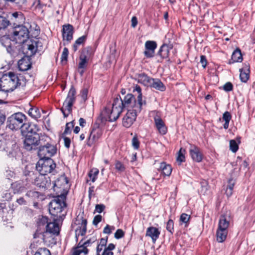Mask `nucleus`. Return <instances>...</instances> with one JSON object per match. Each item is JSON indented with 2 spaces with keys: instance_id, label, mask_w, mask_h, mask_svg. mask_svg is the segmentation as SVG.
Listing matches in <instances>:
<instances>
[{
  "instance_id": "nucleus-1",
  "label": "nucleus",
  "mask_w": 255,
  "mask_h": 255,
  "mask_svg": "<svg viewBox=\"0 0 255 255\" xmlns=\"http://www.w3.org/2000/svg\"><path fill=\"white\" fill-rule=\"evenodd\" d=\"M30 31L27 28L22 25L15 26L13 31V39L15 43L22 44L23 50L28 57L34 55L42 45L37 39H29Z\"/></svg>"
},
{
  "instance_id": "nucleus-2",
  "label": "nucleus",
  "mask_w": 255,
  "mask_h": 255,
  "mask_svg": "<svg viewBox=\"0 0 255 255\" xmlns=\"http://www.w3.org/2000/svg\"><path fill=\"white\" fill-rule=\"evenodd\" d=\"M26 79L21 75L17 76L13 72H8L0 78V90L8 92L18 86H25Z\"/></svg>"
},
{
  "instance_id": "nucleus-3",
  "label": "nucleus",
  "mask_w": 255,
  "mask_h": 255,
  "mask_svg": "<svg viewBox=\"0 0 255 255\" xmlns=\"http://www.w3.org/2000/svg\"><path fill=\"white\" fill-rule=\"evenodd\" d=\"M122 99L119 96L116 98L112 105L106 107L102 112L103 119L110 122L116 121L120 117L123 109Z\"/></svg>"
},
{
  "instance_id": "nucleus-4",
  "label": "nucleus",
  "mask_w": 255,
  "mask_h": 255,
  "mask_svg": "<svg viewBox=\"0 0 255 255\" xmlns=\"http://www.w3.org/2000/svg\"><path fill=\"white\" fill-rule=\"evenodd\" d=\"M231 221L229 213L226 212V214L221 215L216 232L217 240L218 242L223 243L226 239Z\"/></svg>"
},
{
  "instance_id": "nucleus-5",
  "label": "nucleus",
  "mask_w": 255,
  "mask_h": 255,
  "mask_svg": "<svg viewBox=\"0 0 255 255\" xmlns=\"http://www.w3.org/2000/svg\"><path fill=\"white\" fill-rule=\"evenodd\" d=\"M66 197L61 195L55 197L49 204L50 213L53 216L61 217V213L66 208Z\"/></svg>"
},
{
  "instance_id": "nucleus-6",
  "label": "nucleus",
  "mask_w": 255,
  "mask_h": 255,
  "mask_svg": "<svg viewBox=\"0 0 255 255\" xmlns=\"http://www.w3.org/2000/svg\"><path fill=\"white\" fill-rule=\"evenodd\" d=\"M47 140H50V138L44 134L39 135V134H34L26 135L24 140V147L27 150L34 149L38 145H42Z\"/></svg>"
},
{
  "instance_id": "nucleus-7",
  "label": "nucleus",
  "mask_w": 255,
  "mask_h": 255,
  "mask_svg": "<svg viewBox=\"0 0 255 255\" xmlns=\"http://www.w3.org/2000/svg\"><path fill=\"white\" fill-rule=\"evenodd\" d=\"M55 167L56 164L52 159L40 158L36 164V168L40 176H44L51 173Z\"/></svg>"
},
{
  "instance_id": "nucleus-8",
  "label": "nucleus",
  "mask_w": 255,
  "mask_h": 255,
  "mask_svg": "<svg viewBox=\"0 0 255 255\" xmlns=\"http://www.w3.org/2000/svg\"><path fill=\"white\" fill-rule=\"evenodd\" d=\"M75 94L76 90L72 86L70 88L67 98L61 109L64 117H67L72 112V107L75 101Z\"/></svg>"
},
{
  "instance_id": "nucleus-9",
  "label": "nucleus",
  "mask_w": 255,
  "mask_h": 255,
  "mask_svg": "<svg viewBox=\"0 0 255 255\" xmlns=\"http://www.w3.org/2000/svg\"><path fill=\"white\" fill-rule=\"evenodd\" d=\"M49 141L44 142V143L39 146L38 156L40 158L51 159L50 157L56 153V147L54 145L50 144Z\"/></svg>"
},
{
  "instance_id": "nucleus-10",
  "label": "nucleus",
  "mask_w": 255,
  "mask_h": 255,
  "mask_svg": "<svg viewBox=\"0 0 255 255\" xmlns=\"http://www.w3.org/2000/svg\"><path fill=\"white\" fill-rule=\"evenodd\" d=\"M25 120V116L21 113H16L11 115L8 119L7 127L12 130H16L19 128L22 129L23 121Z\"/></svg>"
},
{
  "instance_id": "nucleus-11",
  "label": "nucleus",
  "mask_w": 255,
  "mask_h": 255,
  "mask_svg": "<svg viewBox=\"0 0 255 255\" xmlns=\"http://www.w3.org/2000/svg\"><path fill=\"white\" fill-rule=\"evenodd\" d=\"M136 107L135 109H128L127 114L123 119V125L125 127H130L135 121L137 114L141 112V111H136Z\"/></svg>"
},
{
  "instance_id": "nucleus-12",
  "label": "nucleus",
  "mask_w": 255,
  "mask_h": 255,
  "mask_svg": "<svg viewBox=\"0 0 255 255\" xmlns=\"http://www.w3.org/2000/svg\"><path fill=\"white\" fill-rule=\"evenodd\" d=\"M77 226L75 229L76 236H84L87 231V220L82 216H78L74 223Z\"/></svg>"
},
{
  "instance_id": "nucleus-13",
  "label": "nucleus",
  "mask_w": 255,
  "mask_h": 255,
  "mask_svg": "<svg viewBox=\"0 0 255 255\" xmlns=\"http://www.w3.org/2000/svg\"><path fill=\"white\" fill-rule=\"evenodd\" d=\"M122 107L124 108H131V109H135L136 106L138 104L137 99H135L131 94H128L125 96L122 100Z\"/></svg>"
},
{
  "instance_id": "nucleus-14",
  "label": "nucleus",
  "mask_w": 255,
  "mask_h": 255,
  "mask_svg": "<svg viewBox=\"0 0 255 255\" xmlns=\"http://www.w3.org/2000/svg\"><path fill=\"white\" fill-rule=\"evenodd\" d=\"M92 54V52L91 48L88 47L82 50L80 56V62L78 66L79 69L86 68L87 61Z\"/></svg>"
},
{
  "instance_id": "nucleus-15",
  "label": "nucleus",
  "mask_w": 255,
  "mask_h": 255,
  "mask_svg": "<svg viewBox=\"0 0 255 255\" xmlns=\"http://www.w3.org/2000/svg\"><path fill=\"white\" fill-rule=\"evenodd\" d=\"M14 41V39L11 40L7 36H2L0 39L1 45L5 47L7 51L11 55H13L15 51V47L13 46V44L15 43Z\"/></svg>"
},
{
  "instance_id": "nucleus-16",
  "label": "nucleus",
  "mask_w": 255,
  "mask_h": 255,
  "mask_svg": "<svg viewBox=\"0 0 255 255\" xmlns=\"http://www.w3.org/2000/svg\"><path fill=\"white\" fill-rule=\"evenodd\" d=\"M59 232V228L56 222H50L46 226V231L42 235V239L44 242H47L46 237L50 234L58 235Z\"/></svg>"
},
{
  "instance_id": "nucleus-17",
  "label": "nucleus",
  "mask_w": 255,
  "mask_h": 255,
  "mask_svg": "<svg viewBox=\"0 0 255 255\" xmlns=\"http://www.w3.org/2000/svg\"><path fill=\"white\" fill-rule=\"evenodd\" d=\"M157 47V44L154 41L148 40L145 43V51L144 54L147 58L153 57L155 50Z\"/></svg>"
},
{
  "instance_id": "nucleus-18",
  "label": "nucleus",
  "mask_w": 255,
  "mask_h": 255,
  "mask_svg": "<svg viewBox=\"0 0 255 255\" xmlns=\"http://www.w3.org/2000/svg\"><path fill=\"white\" fill-rule=\"evenodd\" d=\"M189 153L192 159L197 162H200L202 160V154L200 149L197 146L190 144L189 147Z\"/></svg>"
},
{
  "instance_id": "nucleus-19",
  "label": "nucleus",
  "mask_w": 255,
  "mask_h": 255,
  "mask_svg": "<svg viewBox=\"0 0 255 255\" xmlns=\"http://www.w3.org/2000/svg\"><path fill=\"white\" fill-rule=\"evenodd\" d=\"M74 30L72 25L68 24L63 25L62 29V36L63 40L70 41L73 38Z\"/></svg>"
},
{
  "instance_id": "nucleus-20",
  "label": "nucleus",
  "mask_w": 255,
  "mask_h": 255,
  "mask_svg": "<svg viewBox=\"0 0 255 255\" xmlns=\"http://www.w3.org/2000/svg\"><path fill=\"white\" fill-rule=\"evenodd\" d=\"M38 129L35 125H29L25 124L23 125L21 129V132L23 135H30L34 134H38L37 132Z\"/></svg>"
},
{
  "instance_id": "nucleus-21",
  "label": "nucleus",
  "mask_w": 255,
  "mask_h": 255,
  "mask_svg": "<svg viewBox=\"0 0 255 255\" xmlns=\"http://www.w3.org/2000/svg\"><path fill=\"white\" fill-rule=\"evenodd\" d=\"M155 125L160 133L165 134L167 132V128L162 120L157 115L154 118Z\"/></svg>"
},
{
  "instance_id": "nucleus-22",
  "label": "nucleus",
  "mask_w": 255,
  "mask_h": 255,
  "mask_svg": "<svg viewBox=\"0 0 255 255\" xmlns=\"http://www.w3.org/2000/svg\"><path fill=\"white\" fill-rule=\"evenodd\" d=\"M138 93L137 99L138 100L137 107H136V111H141L142 107L145 106L146 104V101L142 99V95L141 93V89L139 86L136 85L134 90Z\"/></svg>"
},
{
  "instance_id": "nucleus-23",
  "label": "nucleus",
  "mask_w": 255,
  "mask_h": 255,
  "mask_svg": "<svg viewBox=\"0 0 255 255\" xmlns=\"http://www.w3.org/2000/svg\"><path fill=\"white\" fill-rule=\"evenodd\" d=\"M159 235L160 232L155 227H150L147 229L146 236L150 237L153 243H155Z\"/></svg>"
},
{
  "instance_id": "nucleus-24",
  "label": "nucleus",
  "mask_w": 255,
  "mask_h": 255,
  "mask_svg": "<svg viewBox=\"0 0 255 255\" xmlns=\"http://www.w3.org/2000/svg\"><path fill=\"white\" fill-rule=\"evenodd\" d=\"M101 136L100 131L99 129H93L88 137L87 145L91 146Z\"/></svg>"
},
{
  "instance_id": "nucleus-25",
  "label": "nucleus",
  "mask_w": 255,
  "mask_h": 255,
  "mask_svg": "<svg viewBox=\"0 0 255 255\" xmlns=\"http://www.w3.org/2000/svg\"><path fill=\"white\" fill-rule=\"evenodd\" d=\"M172 48L171 45L163 44L161 47L158 52V55L160 56L162 59L167 58L168 57L169 50Z\"/></svg>"
},
{
  "instance_id": "nucleus-26",
  "label": "nucleus",
  "mask_w": 255,
  "mask_h": 255,
  "mask_svg": "<svg viewBox=\"0 0 255 255\" xmlns=\"http://www.w3.org/2000/svg\"><path fill=\"white\" fill-rule=\"evenodd\" d=\"M149 86L160 91H164L166 89L164 85L158 79L152 78Z\"/></svg>"
},
{
  "instance_id": "nucleus-27",
  "label": "nucleus",
  "mask_w": 255,
  "mask_h": 255,
  "mask_svg": "<svg viewBox=\"0 0 255 255\" xmlns=\"http://www.w3.org/2000/svg\"><path fill=\"white\" fill-rule=\"evenodd\" d=\"M88 252L89 250L87 249V248L82 243V241H81L78 246L74 249L72 255H80L81 254L87 255Z\"/></svg>"
},
{
  "instance_id": "nucleus-28",
  "label": "nucleus",
  "mask_w": 255,
  "mask_h": 255,
  "mask_svg": "<svg viewBox=\"0 0 255 255\" xmlns=\"http://www.w3.org/2000/svg\"><path fill=\"white\" fill-rule=\"evenodd\" d=\"M18 67L20 71H24L31 67V64L28 59L23 58L18 62Z\"/></svg>"
},
{
  "instance_id": "nucleus-29",
  "label": "nucleus",
  "mask_w": 255,
  "mask_h": 255,
  "mask_svg": "<svg viewBox=\"0 0 255 255\" xmlns=\"http://www.w3.org/2000/svg\"><path fill=\"white\" fill-rule=\"evenodd\" d=\"M240 77L243 82H246L249 78L250 70L248 65H246L244 68L240 70Z\"/></svg>"
},
{
  "instance_id": "nucleus-30",
  "label": "nucleus",
  "mask_w": 255,
  "mask_h": 255,
  "mask_svg": "<svg viewBox=\"0 0 255 255\" xmlns=\"http://www.w3.org/2000/svg\"><path fill=\"white\" fill-rule=\"evenodd\" d=\"M137 81L139 83L143 84L146 86H149L150 80H151V78L148 77L147 75L145 74H139L137 76Z\"/></svg>"
},
{
  "instance_id": "nucleus-31",
  "label": "nucleus",
  "mask_w": 255,
  "mask_h": 255,
  "mask_svg": "<svg viewBox=\"0 0 255 255\" xmlns=\"http://www.w3.org/2000/svg\"><path fill=\"white\" fill-rule=\"evenodd\" d=\"M13 188H16L17 191H22L24 189L27 187V179L25 181L19 180L13 183L12 184Z\"/></svg>"
},
{
  "instance_id": "nucleus-32",
  "label": "nucleus",
  "mask_w": 255,
  "mask_h": 255,
  "mask_svg": "<svg viewBox=\"0 0 255 255\" xmlns=\"http://www.w3.org/2000/svg\"><path fill=\"white\" fill-rule=\"evenodd\" d=\"M39 181H41V183H37V185L39 187L44 188H48L50 187V180L49 178H47L44 176H39L37 178Z\"/></svg>"
},
{
  "instance_id": "nucleus-33",
  "label": "nucleus",
  "mask_w": 255,
  "mask_h": 255,
  "mask_svg": "<svg viewBox=\"0 0 255 255\" xmlns=\"http://www.w3.org/2000/svg\"><path fill=\"white\" fill-rule=\"evenodd\" d=\"M159 170L162 171L163 174L169 176L172 172V168L169 164H166L165 163H161L159 167Z\"/></svg>"
},
{
  "instance_id": "nucleus-34",
  "label": "nucleus",
  "mask_w": 255,
  "mask_h": 255,
  "mask_svg": "<svg viewBox=\"0 0 255 255\" xmlns=\"http://www.w3.org/2000/svg\"><path fill=\"white\" fill-rule=\"evenodd\" d=\"M12 19L18 23H22L24 21L25 17L21 12H15L12 14Z\"/></svg>"
},
{
  "instance_id": "nucleus-35",
  "label": "nucleus",
  "mask_w": 255,
  "mask_h": 255,
  "mask_svg": "<svg viewBox=\"0 0 255 255\" xmlns=\"http://www.w3.org/2000/svg\"><path fill=\"white\" fill-rule=\"evenodd\" d=\"M231 59L233 62H240L242 61V55L239 49H237L234 51L232 55Z\"/></svg>"
},
{
  "instance_id": "nucleus-36",
  "label": "nucleus",
  "mask_w": 255,
  "mask_h": 255,
  "mask_svg": "<svg viewBox=\"0 0 255 255\" xmlns=\"http://www.w3.org/2000/svg\"><path fill=\"white\" fill-rule=\"evenodd\" d=\"M28 114L29 116L34 119L39 118L41 116L40 111L37 107L31 108L29 110Z\"/></svg>"
},
{
  "instance_id": "nucleus-37",
  "label": "nucleus",
  "mask_w": 255,
  "mask_h": 255,
  "mask_svg": "<svg viewBox=\"0 0 255 255\" xmlns=\"http://www.w3.org/2000/svg\"><path fill=\"white\" fill-rule=\"evenodd\" d=\"M67 183L68 181L66 178L64 176H62L55 181L53 184V187H58V188H61L63 184H67Z\"/></svg>"
},
{
  "instance_id": "nucleus-38",
  "label": "nucleus",
  "mask_w": 255,
  "mask_h": 255,
  "mask_svg": "<svg viewBox=\"0 0 255 255\" xmlns=\"http://www.w3.org/2000/svg\"><path fill=\"white\" fill-rule=\"evenodd\" d=\"M231 119V115L229 112H226L223 114V120L225 121L224 128L227 129L229 127V122Z\"/></svg>"
},
{
  "instance_id": "nucleus-39",
  "label": "nucleus",
  "mask_w": 255,
  "mask_h": 255,
  "mask_svg": "<svg viewBox=\"0 0 255 255\" xmlns=\"http://www.w3.org/2000/svg\"><path fill=\"white\" fill-rule=\"evenodd\" d=\"M99 172V170L97 168H93L89 172L88 175L90 180H91L92 182H94L96 180Z\"/></svg>"
},
{
  "instance_id": "nucleus-40",
  "label": "nucleus",
  "mask_w": 255,
  "mask_h": 255,
  "mask_svg": "<svg viewBox=\"0 0 255 255\" xmlns=\"http://www.w3.org/2000/svg\"><path fill=\"white\" fill-rule=\"evenodd\" d=\"M9 24V21L5 17L0 16V29L5 28Z\"/></svg>"
},
{
  "instance_id": "nucleus-41",
  "label": "nucleus",
  "mask_w": 255,
  "mask_h": 255,
  "mask_svg": "<svg viewBox=\"0 0 255 255\" xmlns=\"http://www.w3.org/2000/svg\"><path fill=\"white\" fill-rule=\"evenodd\" d=\"M190 218V216L189 215L185 213H183L180 216V222L181 223V224H184L185 227H187Z\"/></svg>"
},
{
  "instance_id": "nucleus-42",
  "label": "nucleus",
  "mask_w": 255,
  "mask_h": 255,
  "mask_svg": "<svg viewBox=\"0 0 255 255\" xmlns=\"http://www.w3.org/2000/svg\"><path fill=\"white\" fill-rule=\"evenodd\" d=\"M185 151V149H183L181 148L178 152V156L177 157L176 160L180 163H181V162H183L185 160V156L184 155Z\"/></svg>"
},
{
  "instance_id": "nucleus-43",
  "label": "nucleus",
  "mask_w": 255,
  "mask_h": 255,
  "mask_svg": "<svg viewBox=\"0 0 255 255\" xmlns=\"http://www.w3.org/2000/svg\"><path fill=\"white\" fill-rule=\"evenodd\" d=\"M39 195L40 194L38 192L34 190H30L28 191L26 194V196L31 198L32 199L38 198L39 196Z\"/></svg>"
},
{
  "instance_id": "nucleus-44",
  "label": "nucleus",
  "mask_w": 255,
  "mask_h": 255,
  "mask_svg": "<svg viewBox=\"0 0 255 255\" xmlns=\"http://www.w3.org/2000/svg\"><path fill=\"white\" fill-rule=\"evenodd\" d=\"M34 255H51L49 250L46 248H40L35 253Z\"/></svg>"
},
{
  "instance_id": "nucleus-45",
  "label": "nucleus",
  "mask_w": 255,
  "mask_h": 255,
  "mask_svg": "<svg viewBox=\"0 0 255 255\" xmlns=\"http://www.w3.org/2000/svg\"><path fill=\"white\" fill-rule=\"evenodd\" d=\"M35 0H18L17 3L20 6H23L25 5H26L28 3H31L33 6H34L36 8L40 6V5L39 6H36L35 5L33 4V1H34Z\"/></svg>"
},
{
  "instance_id": "nucleus-46",
  "label": "nucleus",
  "mask_w": 255,
  "mask_h": 255,
  "mask_svg": "<svg viewBox=\"0 0 255 255\" xmlns=\"http://www.w3.org/2000/svg\"><path fill=\"white\" fill-rule=\"evenodd\" d=\"M239 148V146L235 140H231L230 141V149L233 152H236Z\"/></svg>"
},
{
  "instance_id": "nucleus-47",
  "label": "nucleus",
  "mask_w": 255,
  "mask_h": 255,
  "mask_svg": "<svg viewBox=\"0 0 255 255\" xmlns=\"http://www.w3.org/2000/svg\"><path fill=\"white\" fill-rule=\"evenodd\" d=\"M166 229L170 233L172 234L174 230V223L173 220L169 219L166 224Z\"/></svg>"
},
{
  "instance_id": "nucleus-48",
  "label": "nucleus",
  "mask_w": 255,
  "mask_h": 255,
  "mask_svg": "<svg viewBox=\"0 0 255 255\" xmlns=\"http://www.w3.org/2000/svg\"><path fill=\"white\" fill-rule=\"evenodd\" d=\"M97 241V238L95 236H93L86 241L82 243L87 248L92 244L95 243Z\"/></svg>"
},
{
  "instance_id": "nucleus-49",
  "label": "nucleus",
  "mask_w": 255,
  "mask_h": 255,
  "mask_svg": "<svg viewBox=\"0 0 255 255\" xmlns=\"http://www.w3.org/2000/svg\"><path fill=\"white\" fill-rule=\"evenodd\" d=\"M68 53H69L68 49L67 48L65 47L63 49V51L62 55H61V59L62 61H67Z\"/></svg>"
},
{
  "instance_id": "nucleus-50",
  "label": "nucleus",
  "mask_w": 255,
  "mask_h": 255,
  "mask_svg": "<svg viewBox=\"0 0 255 255\" xmlns=\"http://www.w3.org/2000/svg\"><path fill=\"white\" fill-rule=\"evenodd\" d=\"M125 233L122 229H118L115 233V238L117 239H119L124 236Z\"/></svg>"
},
{
  "instance_id": "nucleus-51",
  "label": "nucleus",
  "mask_w": 255,
  "mask_h": 255,
  "mask_svg": "<svg viewBox=\"0 0 255 255\" xmlns=\"http://www.w3.org/2000/svg\"><path fill=\"white\" fill-rule=\"evenodd\" d=\"M74 127L73 122H69L66 125L64 133L68 134L70 132L71 129Z\"/></svg>"
},
{
  "instance_id": "nucleus-52",
  "label": "nucleus",
  "mask_w": 255,
  "mask_h": 255,
  "mask_svg": "<svg viewBox=\"0 0 255 255\" xmlns=\"http://www.w3.org/2000/svg\"><path fill=\"white\" fill-rule=\"evenodd\" d=\"M88 90L87 89H83L80 94L81 97L83 102H85L87 99Z\"/></svg>"
},
{
  "instance_id": "nucleus-53",
  "label": "nucleus",
  "mask_w": 255,
  "mask_h": 255,
  "mask_svg": "<svg viewBox=\"0 0 255 255\" xmlns=\"http://www.w3.org/2000/svg\"><path fill=\"white\" fill-rule=\"evenodd\" d=\"M115 168L117 170L121 172L124 171L125 169L124 165L119 161L116 162L115 164Z\"/></svg>"
},
{
  "instance_id": "nucleus-54",
  "label": "nucleus",
  "mask_w": 255,
  "mask_h": 255,
  "mask_svg": "<svg viewBox=\"0 0 255 255\" xmlns=\"http://www.w3.org/2000/svg\"><path fill=\"white\" fill-rule=\"evenodd\" d=\"M105 208V206L104 205L97 204L96 205L95 211L97 213H101L104 211Z\"/></svg>"
},
{
  "instance_id": "nucleus-55",
  "label": "nucleus",
  "mask_w": 255,
  "mask_h": 255,
  "mask_svg": "<svg viewBox=\"0 0 255 255\" xmlns=\"http://www.w3.org/2000/svg\"><path fill=\"white\" fill-rule=\"evenodd\" d=\"M201 185L202 188V191L204 192V193L206 192L208 189V185L206 181L203 180L201 182Z\"/></svg>"
},
{
  "instance_id": "nucleus-56",
  "label": "nucleus",
  "mask_w": 255,
  "mask_h": 255,
  "mask_svg": "<svg viewBox=\"0 0 255 255\" xmlns=\"http://www.w3.org/2000/svg\"><path fill=\"white\" fill-rule=\"evenodd\" d=\"M223 88L226 91H231L233 89V85L231 83L228 82L224 85Z\"/></svg>"
},
{
  "instance_id": "nucleus-57",
  "label": "nucleus",
  "mask_w": 255,
  "mask_h": 255,
  "mask_svg": "<svg viewBox=\"0 0 255 255\" xmlns=\"http://www.w3.org/2000/svg\"><path fill=\"white\" fill-rule=\"evenodd\" d=\"M102 216L100 215H96L93 221V224L94 225H97L102 220Z\"/></svg>"
},
{
  "instance_id": "nucleus-58",
  "label": "nucleus",
  "mask_w": 255,
  "mask_h": 255,
  "mask_svg": "<svg viewBox=\"0 0 255 255\" xmlns=\"http://www.w3.org/2000/svg\"><path fill=\"white\" fill-rule=\"evenodd\" d=\"M132 144L135 149H138L139 147V142L136 137H133L132 139Z\"/></svg>"
},
{
  "instance_id": "nucleus-59",
  "label": "nucleus",
  "mask_w": 255,
  "mask_h": 255,
  "mask_svg": "<svg viewBox=\"0 0 255 255\" xmlns=\"http://www.w3.org/2000/svg\"><path fill=\"white\" fill-rule=\"evenodd\" d=\"M86 38L87 36L86 35H83L79 37L76 40V44H78L79 45H80L83 43L85 41Z\"/></svg>"
},
{
  "instance_id": "nucleus-60",
  "label": "nucleus",
  "mask_w": 255,
  "mask_h": 255,
  "mask_svg": "<svg viewBox=\"0 0 255 255\" xmlns=\"http://www.w3.org/2000/svg\"><path fill=\"white\" fill-rule=\"evenodd\" d=\"M200 63L202 64V67L205 68L207 65V60L205 56L201 55L200 56Z\"/></svg>"
},
{
  "instance_id": "nucleus-61",
  "label": "nucleus",
  "mask_w": 255,
  "mask_h": 255,
  "mask_svg": "<svg viewBox=\"0 0 255 255\" xmlns=\"http://www.w3.org/2000/svg\"><path fill=\"white\" fill-rule=\"evenodd\" d=\"M235 184V181L233 179H230L228 181V185L227 188L233 190Z\"/></svg>"
},
{
  "instance_id": "nucleus-62",
  "label": "nucleus",
  "mask_w": 255,
  "mask_h": 255,
  "mask_svg": "<svg viewBox=\"0 0 255 255\" xmlns=\"http://www.w3.org/2000/svg\"><path fill=\"white\" fill-rule=\"evenodd\" d=\"M131 26L133 27H135L137 24V18L135 16H133L131 18Z\"/></svg>"
},
{
  "instance_id": "nucleus-63",
  "label": "nucleus",
  "mask_w": 255,
  "mask_h": 255,
  "mask_svg": "<svg viewBox=\"0 0 255 255\" xmlns=\"http://www.w3.org/2000/svg\"><path fill=\"white\" fill-rule=\"evenodd\" d=\"M64 141L65 147L69 148L71 143L70 139L68 137H64Z\"/></svg>"
},
{
  "instance_id": "nucleus-64",
  "label": "nucleus",
  "mask_w": 255,
  "mask_h": 255,
  "mask_svg": "<svg viewBox=\"0 0 255 255\" xmlns=\"http://www.w3.org/2000/svg\"><path fill=\"white\" fill-rule=\"evenodd\" d=\"M101 255H114V253L112 252L104 249V251L102 252Z\"/></svg>"
}]
</instances>
